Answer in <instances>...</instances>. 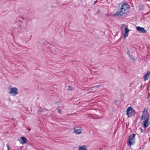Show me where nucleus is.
Masks as SVG:
<instances>
[{"mask_svg": "<svg viewBox=\"0 0 150 150\" xmlns=\"http://www.w3.org/2000/svg\"><path fill=\"white\" fill-rule=\"evenodd\" d=\"M127 54L129 55V57H130V58H131V59H132L134 61H135L136 60H135V57H133L130 56V53L129 52V51H128Z\"/></svg>", "mask_w": 150, "mask_h": 150, "instance_id": "11", "label": "nucleus"}, {"mask_svg": "<svg viewBox=\"0 0 150 150\" xmlns=\"http://www.w3.org/2000/svg\"><path fill=\"white\" fill-rule=\"evenodd\" d=\"M68 91H71V86H69L68 89Z\"/></svg>", "mask_w": 150, "mask_h": 150, "instance_id": "14", "label": "nucleus"}, {"mask_svg": "<svg viewBox=\"0 0 150 150\" xmlns=\"http://www.w3.org/2000/svg\"><path fill=\"white\" fill-rule=\"evenodd\" d=\"M108 15H109L108 14H106L105 15V18H107L108 17Z\"/></svg>", "mask_w": 150, "mask_h": 150, "instance_id": "18", "label": "nucleus"}, {"mask_svg": "<svg viewBox=\"0 0 150 150\" xmlns=\"http://www.w3.org/2000/svg\"><path fill=\"white\" fill-rule=\"evenodd\" d=\"M47 110V109H44L43 110H41V111L43 112V111H45V110Z\"/></svg>", "mask_w": 150, "mask_h": 150, "instance_id": "20", "label": "nucleus"}, {"mask_svg": "<svg viewBox=\"0 0 150 150\" xmlns=\"http://www.w3.org/2000/svg\"><path fill=\"white\" fill-rule=\"evenodd\" d=\"M58 112L59 113H61L62 112V110L60 109H59L58 110Z\"/></svg>", "mask_w": 150, "mask_h": 150, "instance_id": "16", "label": "nucleus"}, {"mask_svg": "<svg viewBox=\"0 0 150 150\" xmlns=\"http://www.w3.org/2000/svg\"><path fill=\"white\" fill-rule=\"evenodd\" d=\"M21 139V143L22 144L25 143L26 142V138L24 137H21L20 138Z\"/></svg>", "mask_w": 150, "mask_h": 150, "instance_id": "10", "label": "nucleus"}, {"mask_svg": "<svg viewBox=\"0 0 150 150\" xmlns=\"http://www.w3.org/2000/svg\"><path fill=\"white\" fill-rule=\"evenodd\" d=\"M150 75V71H148L144 76V81L147 80Z\"/></svg>", "mask_w": 150, "mask_h": 150, "instance_id": "9", "label": "nucleus"}, {"mask_svg": "<svg viewBox=\"0 0 150 150\" xmlns=\"http://www.w3.org/2000/svg\"><path fill=\"white\" fill-rule=\"evenodd\" d=\"M97 2V1H95L94 2V4H95Z\"/></svg>", "mask_w": 150, "mask_h": 150, "instance_id": "22", "label": "nucleus"}, {"mask_svg": "<svg viewBox=\"0 0 150 150\" xmlns=\"http://www.w3.org/2000/svg\"><path fill=\"white\" fill-rule=\"evenodd\" d=\"M136 29L140 33H144L146 31L144 28L140 26L136 27Z\"/></svg>", "mask_w": 150, "mask_h": 150, "instance_id": "8", "label": "nucleus"}, {"mask_svg": "<svg viewBox=\"0 0 150 150\" xmlns=\"http://www.w3.org/2000/svg\"><path fill=\"white\" fill-rule=\"evenodd\" d=\"M18 89L16 87L10 88L8 93L12 96H15L18 93Z\"/></svg>", "mask_w": 150, "mask_h": 150, "instance_id": "4", "label": "nucleus"}, {"mask_svg": "<svg viewBox=\"0 0 150 150\" xmlns=\"http://www.w3.org/2000/svg\"><path fill=\"white\" fill-rule=\"evenodd\" d=\"M93 88H95L94 87V86H93L92 87L90 88V89L89 90H88L87 91H88L89 90H93Z\"/></svg>", "mask_w": 150, "mask_h": 150, "instance_id": "15", "label": "nucleus"}, {"mask_svg": "<svg viewBox=\"0 0 150 150\" xmlns=\"http://www.w3.org/2000/svg\"><path fill=\"white\" fill-rule=\"evenodd\" d=\"M142 119H144V120L143 121L144 123V128H146L148 127L149 123L150 121L149 120H150V117L149 114H143L142 116Z\"/></svg>", "mask_w": 150, "mask_h": 150, "instance_id": "2", "label": "nucleus"}, {"mask_svg": "<svg viewBox=\"0 0 150 150\" xmlns=\"http://www.w3.org/2000/svg\"><path fill=\"white\" fill-rule=\"evenodd\" d=\"M140 129L141 130V132H143V129L141 128H140Z\"/></svg>", "mask_w": 150, "mask_h": 150, "instance_id": "21", "label": "nucleus"}, {"mask_svg": "<svg viewBox=\"0 0 150 150\" xmlns=\"http://www.w3.org/2000/svg\"><path fill=\"white\" fill-rule=\"evenodd\" d=\"M79 150H86V149L84 146H82L79 147Z\"/></svg>", "mask_w": 150, "mask_h": 150, "instance_id": "12", "label": "nucleus"}, {"mask_svg": "<svg viewBox=\"0 0 150 150\" xmlns=\"http://www.w3.org/2000/svg\"><path fill=\"white\" fill-rule=\"evenodd\" d=\"M100 11L98 10L96 12V13H100Z\"/></svg>", "mask_w": 150, "mask_h": 150, "instance_id": "19", "label": "nucleus"}, {"mask_svg": "<svg viewBox=\"0 0 150 150\" xmlns=\"http://www.w3.org/2000/svg\"><path fill=\"white\" fill-rule=\"evenodd\" d=\"M6 146L7 147V148H8V149H7V150H9V145H8V144H6Z\"/></svg>", "mask_w": 150, "mask_h": 150, "instance_id": "17", "label": "nucleus"}, {"mask_svg": "<svg viewBox=\"0 0 150 150\" xmlns=\"http://www.w3.org/2000/svg\"><path fill=\"white\" fill-rule=\"evenodd\" d=\"M56 103H57V104L58 103V104H59V102H57Z\"/></svg>", "mask_w": 150, "mask_h": 150, "instance_id": "23", "label": "nucleus"}, {"mask_svg": "<svg viewBox=\"0 0 150 150\" xmlns=\"http://www.w3.org/2000/svg\"><path fill=\"white\" fill-rule=\"evenodd\" d=\"M124 28H125V33L123 34V36L124 37H126L128 36V32L130 30L127 28L126 25L123 24L121 26V28L123 30Z\"/></svg>", "mask_w": 150, "mask_h": 150, "instance_id": "6", "label": "nucleus"}, {"mask_svg": "<svg viewBox=\"0 0 150 150\" xmlns=\"http://www.w3.org/2000/svg\"><path fill=\"white\" fill-rule=\"evenodd\" d=\"M74 133L76 134H80L81 131V127L79 126H76L74 128Z\"/></svg>", "mask_w": 150, "mask_h": 150, "instance_id": "7", "label": "nucleus"}, {"mask_svg": "<svg viewBox=\"0 0 150 150\" xmlns=\"http://www.w3.org/2000/svg\"><path fill=\"white\" fill-rule=\"evenodd\" d=\"M135 134H133L131 135L129 137L128 140V143L129 145L131 146L135 142Z\"/></svg>", "mask_w": 150, "mask_h": 150, "instance_id": "5", "label": "nucleus"}, {"mask_svg": "<svg viewBox=\"0 0 150 150\" xmlns=\"http://www.w3.org/2000/svg\"><path fill=\"white\" fill-rule=\"evenodd\" d=\"M126 111V114L129 117H132L135 114V111L131 107H128Z\"/></svg>", "mask_w": 150, "mask_h": 150, "instance_id": "3", "label": "nucleus"}, {"mask_svg": "<svg viewBox=\"0 0 150 150\" xmlns=\"http://www.w3.org/2000/svg\"><path fill=\"white\" fill-rule=\"evenodd\" d=\"M102 86V85L101 84H100V85H97L96 86H94V87L95 88H98L99 87H100V86Z\"/></svg>", "mask_w": 150, "mask_h": 150, "instance_id": "13", "label": "nucleus"}, {"mask_svg": "<svg viewBox=\"0 0 150 150\" xmlns=\"http://www.w3.org/2000/svg\"><path fill=\"white\" fill-rule=\"evenodd\" d=\"M129 6L125 3H122L120 7V11H117L112 15L116 16L118 15L119 17L122 18L127 16L129 12Z\"/></svg>", "mask_w": 150, "mask_h": 150, "instance_id": "1", "label": "nucleus"}]
</instances>
